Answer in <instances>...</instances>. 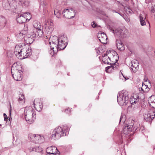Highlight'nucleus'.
I'll return each instance as SVG.
<instances>
[{
    "label": "nucleus",
    "instance_id": "nucleus-46",
    "mask_svg": "<svg viewBox=\"0 0 155 155\" xmlns=\"http://www.w3.org/2000/svg\"><path fill=\"white\" fill-rule=\"evenodd\" d=\"M46 155H52V154H50L49 153H47Z\"/></svg>",
    "mask_w": 155,
    "mask_h": 155
},
{
    "label": "nucleus",
    "instance_id": "nucleus-19",
    "mask_svg": "<svg viewBox=\"0 0 155 155\" xmlns=\"http://www.w3.org/2000/svg\"><path fill=\"white\" fill-rule=\"evenodd\" d=\"M7 21L6 18L2 16H0V29L3 28L5 26Z\"/></svg>",
    "mask_w": 155,
    "mask_h": 155
},
{
    "label": "nucleus",
    "instance_id": "nucleus-8",
    "mask_svg": "<svg viewBox=\"0 0 155 155\" xmlns=\"http://www.w3.org/2000/svg\"><path fill=\"white\" fill-rule=\"evenodd\" d=\"M22 67L20 65L14 63L11 68V73L14 79L17 81H21L22 79L21 74Z\"/></svg>",
    "mask_w": 155,
    "mask_h": 155
},
{
    "label": "nucleus",
    "instance_id": "nucleus-27",
    "mask_svg": "<svg viewBox=\"0 0 155 155\" xmlns=\"http://www.w3.org/2000/svg\"><path fill=\"white\" fill-rule=\"evenodd\" d=\"M54 14L58 18H61V12L60 10L57 9H55Z\"/></svg>",
    "mask_w": 155,
    "mask_h": 155
},
{
    "label": "nucleus",
    "instance_id": "nucleus-36",
    "mask_svg": "<svg viewBox=\"0 0 155 155\" xmlns=\"http://www.w3.org/2000/svg\"><path fill=\"white\" fill-rule=\"evenodd\" d=\"M103 62L105 64H109V62L107 61L108 58H102Z\"/></svg>",
    "mask_w": 155,
    "mask_h": 155
},
{
    "label": "nucleus",
    "instance_id": "nucleus-16",
    "mask_svg": "<svg viewBox=\"0 0 155 155\" xmlns=\"http://www.w3.org/2000/svg\"><path fill=\"white\" fill-rule=\"evenodd\" d=\"M131 68L133 72H136L139 69V63L136 60H134L131 62Z\"/></svg>",
    "mask_w": 155,
    "mask_h": 155
},
{
    "label": "nucleus",
    "instance_id": "nucleus-48",
    "mask_svg": "<svg viewBox=\"0 0 155 155\" xmlns=\"http://www.w3.org/2000/svg\"><path fill=\"white\" fill-rule=\"evenodd\" d=\"M112 11L113 12H116V13H118L116 11H115V10H112Z\"/></svg>",
    "mask_w": 155,
    "mask_h": 155
},
{
    "label": "nucleus",
    "instance_id": "nucleus-33",
    "mask_svg": "<svg viewBox=\"0 0 155 155\" xmlns=\"http://www.w3.org/2000/svg\"><path fill=\"white\" fill-rule=\"evenodd\" d=\"M62 111L64 112L68 115H70V114L71 112V110L70 109L68 108L65 110H62Z\"/></svg>",
    "mask_w": 155,
    "mask_h": 155
},
{
    "label": "nucleus",
    "instance_id": "nucleus-25",
    "mask_svg": "<svg viewBox=\"0 0 155 155\" xmlns=\"http://www.w3.org/2000/svg\"><path fill=\"white\" fill-rule=\"evenodd\" d=\"M19 103L23 104L25 102L24 96L23 94H20L18 99Z\"/></svg>",
    "mask_w": 155,
    "mask_h": 155
},
{
    "label": "nucleus",
    "instance_id": "nucleus-38",
    "mask_svg": "<svg viewBox=\"0 0 155 155\" xmlns=\"http://www.w3.org/2000/svg\"><path fill=\"white\" fill-rule=\"evenodd\" d=\"M151 12L154 13L155 12V5L152 6L151 7Z\"/></svg>",
    "mask_w": 155,
    "mask_h": 155
},
{
    "label": "nucleus",
    "instance_id": "nucleus-13",
    "mask_svg": "<svg viewBox=\"0 0 155 155\" xmlns=\"http://www.w3.org/2000/svg\"><path fill=\"white\" fill-rule=\"evenodd\" d=\"M155 112L152 110H149L143 115V117L147 121H150L155 117Z\"/></svg>",
    "mask_w": 155,
    "mask_h": 155
},
{
    "label": "nucleus",
    "instance_id": "nucleus-52",
    "mask_svg": "<svg viewBox=\"0 0 155 155\" xmlns=\"http://www.w3.org/2000/svg\"><path fill=\"white\" fill-rule=\"evenodd\" d=\"M108 58L110 61V58L109 57H108Z\"/></svg>",
    "mask_w": 155,
    "mask_h": 155
},
{
    "label": "nucleus",
    "instance_id": "nucleus-3",
    "mask_svg": "<svg viewBox=\"0 0 155 155\" xmlns=\"http://www.w3.org/2000/svg\"><path fill=\"white\" fill-rule=\"evenodd\" d=\"M50 41H51L52 45H54L55 47V52H56L58 49L59 50L64 49L67 45V41L64 36H61L58 38L56 36L50 37Z\"/></svg>",
    "mask_w": 155,
    "mask_h": 155
},
{
    "label": "nucleus",
    "instance_id": "nucleus-22",
    "mask_svg": "<svg viewBox=\"0 0 155 155\" xmlns=\"http://www.w3.org/2000/svg\"><path fill=\"white\" fill-rule=\"evenodd\" d=\"M19 2L18 4L19 5L22 6V7H27L29 6V0H18Z\"/></svg>",
    "mask_w": 155,
    "mask_h": 155
},
{
    "label": "nucleus",
    "instance_id": "nucleus-21",
    "mask_svg": "<svg viewBox=\"0 0 155 155\" xmlns=\"http://www.w3.org/2000/svg\"><path fill=\"white\" fill-rule=\"evenodd\" d=\"M116 43L118 49L122 51L124 50V46L120 40H117L116 41Z\"/></svg>",
    "mask_w": 155,
    "mask_h": 155
},
{
    "label": "nucleus",
    "instance_id": "nucleus-14",
    "mask_svg": "<svg viewBox=\"0 0 155 155\" xmlns=\"http://www.w3.org/2000/svg\"><path fill=\"white\" fill-rule=\"evenodd\" d=\"M33 104L34 108L38 111L40 112L43 107V104L41 101L39 99H35Z\"/></svg>",
    "mask_w": 155,
    "mask_h": 155
},
{
    "label": "nucleus",
    "instance_id": "nucleus-54",
    "mask_svg": "<svg viewBox=\"0 0 155 155\" xmlns=\"http://www.w3.org/2000/svg\"><path fill=\"white\" fill-rule=\"evenodd\" d=\"M129 12H130V11H129Z\"/></svg>",
    "mask_w": 155,
    "mask_h": 155
},
{
    "label": "nucleus",
    "instance_id": "nucleus-42",
    "mask_svg": "<svg viewBox=\"0 0 155 155\" xmlns=\"http://www.w3.org/2000/svg\"><path fill=\"white\" fill-rule=\"evenodd\" d=\"M8 117H5V118H4V120L5 121H7L8 120Z\"/></svg>",
    "mask_w": 155,
    "mask_h": 155
},
{
    "label": "nucleus",
    "instance_id": "nucleus-43",
    "mask_svg": "<svg viewBox=\"0 0 155 155\" xmlns=\"http://www.w3.org/2000/svg\"><path fill=\"white\" fill-rule=\"evenodd\" d=\"M60 155V154L58 153H54V155Z\"/></svg>",
    "mask_w": 155,
    "mask_h": 155
},
{
    "label": "nucleus",
    "instance_id": "nucleus-15",
    "mask_svg": "<svg viewBox=\"0 0 155 155\" xmlns=\"http://www.w3.org/2000/svg\"><path fill=\"white\" fill-rule=\"evenodd\" d=\"M47 27L45 28L46 33L51 35L54 29L53 23L51 21L48 22L46 24Z\"/></svg>",
    "mask_w": 155,
    "mask_h": 155
},
{
    "label": "nucleus",
    "instance_id": "nucleus-9",
    "mask_svg": "<svg viewBox=\"0 0 155 155\" xmlns=\"http://www.w3.org/2000/svg\"><path fill=\"white\" fill-rule=\"evenodd\" d=\"M17 0H7L8 2L5 3L3 1V7L6 10L11 11L12 12H15V9L17 7ZM19 2H18V3ZM18 5H19L18 4Z\"/></svg>",
    "mask_w": 155,
    "mask_h": 155
},
{
    "label": "nucleus",
    "instance_id": "nucleus-17",
    "mask_svg": "<svg viewBox=\"0 0 155 155\" xmlns=\"http://www.w3.org/2000/svg\"><path fill=\"white\" fill-rule=\"evenodd\" d=\"M97 37L99 40L102 43L105 44L107 43L106 40L107 38L106 35L104 33H99Z\"/></svg>",
    "mask_w": 155,
    "mask_h": 155
},
{
    "label": "nucleus",
    "instance_id": "nucleus-32",
    "mask_svg": "<svg viewBox=\"0 0 155 155\" xmlns=\"http://www.w3.org/2000/svg\"><path fill=\"white\" fill-rule=\"evenodd\" d=\"M49 44L50 45V47H51V50H52L53 52L54 53H55L56 52H55L54 51H55V45H52V43H51V41H49Z\"/></svg>",
    "mask_w": 155,
    "mask_h": 155
},
{
    "label": "nucleus",
    "instance_id": "nucleus-47",
    "mask_svg": "<svg viewBox=\"0 0 155 155\" xmlns=\"http://www.w3.org/2000/svg\"><path fill=\"white\" fill-rule=\"evenodd\" d=\"M11 109H10L9 110V113H10V115H11Z\"/></svg>",
    "mask_w": 155,
    "mask_h": 155
},
{
    "label": "nucleus",
    "instance_id": "nucleus-51",
    "mask_svg": "<svg viewBox=\"0 0 155 155\" xmlns=\"http://www.w3.org/2000/svg\"><path fill=\"white\" fill-rule=\"evenodd\" d=\"M122 74V75L123 76V77L125 78V79H126V78L124 77V76L123 75V74L122 73H121Z\"/></svg>",
    "mask_w": 155,
    "mask_h": 155
},
{
    "label": "nucleus",
    "instance_id": "nucleus-49",
    "mask_svg": "<svg viewBox=\"0 0 155 155\" xmlns=\"http://www.w3.org/2000/svg\"><path fill=\"white\" fill-rule=\"evenodd\" d=\"M97 53H98V54H99V53H100V51L99 50H98L97 51Z\"/></svg>",
    "mask_w": 155,
    "mask_h": 155
},
{
    "label": "nucleus",
    "instance_id": "nucleus-18",
    "mask_svg": "<svg viewBox=\"0 0 155 155\" xmlns=\"http://www.w3.org/2000/svg\"><path fill=\"white\" fill-rule=\"evenodd\" d=\"M44 140V137L41 135H35V137L33 141L35 143H39L43 142Z\"/></svg>",
    "mask_w": 155,
    "mask_h": 155
},
{
    "label": "nucleus",
    "instance_id": "nucleus-20",
    "mask_svg": "<svg viewBox=\"0 0 155 155\" xmlns=\"http://www.w3.org/2000/svg\"><path fill=\"white\" fill-rule=\"evenodd\" d=\"M58 151L57 148L55 147L51 146L48 147L46 149V153L52 154L54 155V153H56Z\"/></svg>",
    "mask_w": 155,
    "mask_h": 155
},
{
    "label": "nucleus",
    "instance_id": "nucleus-50",
    "mask_svg": "<svg viewBox=\"0 0 155 155\" xmlns=\"http://www.w3.org/2000/svg\"><path fill=\"white\" fill-rule=\"evenodd\" d=\"M145 80L146 81H147V80L148 79L147 78L146 79V78H145Z\"/></svg>",
    "mask_w": 155,
    "mask_h": 155
},
{
    "label": "nucleus",
    "instance_id": "nucleus-10",
    "mask_svg": "<svg viewBox=\"0 0 155 155\" xmlns=\"http://www.w3.org/2000/svg\"><path fill=\"white\" fill-rule=\"evenodd\" d=\"M31 17V15L28 12L19 13L16 16V20L19 23L22 24L28 21Z\"/></svg>",
    "mask_w": 155,
    "mask_h": 155
},
{
    "label": "nucleus",
    "instance_id": "nucleus-55",
    "mask_svg": "<svg viewBox=\"0 0 155 155\" xmlns=\"http://www.w3.org/2000/svg\"><path fill=\"white\" fill-rule=\"evenodd\" d=\"M19 58L21 59L22 58Z\"/></svg>",
    "mask_w": 155,
    "mask_h": 155
},
{
    "label": "nucleus",
    "instance_id": "nucleus-45",
    "mask_svg": "<svg viewBox=\"0 0 155 155\" xmlns=\"http://www.w3.org/2000/svg\"><path fill=\"white\" fill-rule=\"evenodd\" d=\"M118 13L121 16H123V14L122 13H119L118 12L117 13Z\"/></svg>",
    "mask_w": 155,
    "mask_h": 155
},
{
    "label": "nucleus",
    "instance_id": "nucleus-35",
    "mask_svg": "<svg viewBox=\"0 0 155 155\" xmlns=\"http://www.w3.org/2000/svg\"><path fill=\"white\" fill-rule=\"evenodd\" d=\"M125 117L124 116L121 115L119 123L121 122V121L123 123H124L125 121Z\"/></svg>",
    "mask_w": 155,
    "mask_h": 155
},
{
    "label": "nucleus",
    "instance_id": "nucleus-34",
    "mask_svg": "<svg viewBox=\"0 0 155 155\" xmlns=\"http://www.w3.org/2000/svg\"><path fill=\"white\" fill-rule=\"evenodd\" d=\"M130 103L131 104H134L137 103V102H136L135 100H134L133 97H131L130 100Z\"/></svg>",
    "mask_w": 155,
    "mask_h": 155
},
{
    "label": "nucleus",
    "instance_id": "nucleus-4",
    "mask_svg": "<svg viewBox=\"0 0 155 155\" xmlns=\"http://www.w3.org/2000/svg\"><path fill=\"white\" fill-rule=\"evenodd\" d=\"M15 54L16 55H20L23 56L22 59L28 58L31 56L32 51L31 48H29L28 45H26L24 44L16 45L15 47Z\"/></svg>",
    "mask_w": 155,
    "mask_h": 155
},
{
    "label": "nucleus",
    "instance_id": "nucleus-30",
    "mask_svg": "<svg viewBox=\"0 0 155 155\" xmlns=\"http://www.w3.org/2000/svg\"><path fill=\"white\" fill-rule=\"evenodd\" d=\"M138 94H134L132 97L135 100L136 102H138L139 101V95Z\"/></svg>",
    "mask_w": 155,
    "mask_h": 155
},
{
    "label": "nucleus",
    "instance_id": "nucleus-26",
    "mask_svg": "<svg viewBox=\"0 0 155 155\" xmlns=\"http://www.w3.org/2000/svg\"><path fill=\"white\" fill-rule=\"evenodd\" d=\"M141 25L142 26H144L146 25V22L145 21V18L144 17L142 16V15L140 14L139 17Z\"/></svg>",
    "mask_w": 155,
    "mask_h": 155
},
{
    "label": "nucleus",
    "instance_id": "nucleus-11",
    "mask_svg": "<svg viewBox=\"0 0 155 155\" xmlns=\"http://www.w3.org/2000/svg\"><path fill=\"white\" fill-rule=\"evenodd\" d=\"M112 52L113 55L112 60L114 61L115 60V62L112 65L106 67L105 71L107 72H112L114 70H117L118 68V63H117V62L118 60V56L116 52L114 51H112Z\"/></svg>",
    "mask_w": 155,
    "mask_h": 155
},
{
    "label": "nucleus",
    "instance_id": "nucleus-12",
    "mask_svg": "<svg viewBox=\"0 0 155 155\" xmlns=\"http://www.w3.org/2000/svg\"><path fill=\"white\" fill-rule=\"evenodd\" d=\"M62 14L64 17L71 19L74 17L75 13L72 8L65 9L63 11Z\"/></svg>",
    "mask_w": 155,
    "mask_h": 155
},
{
    "label": "nucleus",
    "instance_id": "nucleus-1",
    "mask_svg": "<svg viewBox=\"0 0 155 155\" xmlns=\"http://www.w3.org/2000/svg\"><path fill=\"white\" fill-rule=\"evenodd\" d=\"M33 26L34 28L33 34L26 35L23 37L24 41L27 44H32L36 38L40 37L43 34V27L40 22L37 20L34 21Z\"/></svg>",
    "mask_w": 155,
    "mask_h": 155
},
{
    "label": "nucleus",
    "instance_id": "nucleus-5",
    "mask_svg": "<svg viewBox=\"0 0 155 155\" xmlns=\"http://www.w3.org/2000/svg\"><path fill=\"white\" fill-rule=\"evenodd\" d=\"M24 114L25 120L28 124H31L33 122L35 119L36 113L31 107H25Z\"/></svg>",
    "mask_w": 155,
    "mask_h": 155
},
{
    "label": "nucleus",
    "instance_id": "nucleus-37",
    "mask_svg": "<svg viewBox=\"0 0 155 155\" xmlns=\"http://www.w3.org/2000/svg\"><path fill=\"white\" fill-rule=\"evenodd\" d=\"M42 150V149L40 147H38V149H36V151L40 153Z\"/></svg>",
    "mask_w": 155,
    "mask_h": 155
},
{
    "label": "nucleus",
    "instance_id": "nucleus-28",
    "mask_svg": "<svg viewBox=\"0 0 155 155\" xmlns=\"http://www.w3.org/2000/svg\"><path fill=\"white\" fill-rule=\"evenodd\" d=\"M26 31L23 30L21 32L19 33L18 36L19 37L21 38H22L24 39L23 37L25 36V35L26 34Z\"/></svg>",
    "mask_w": 155,
    "mask_h": 155
},
{
    "label": "nucleus",
    "instance_id": "nucleus-6",
    "mask_svg": "<svg viewBox=\"0 0 155 155\" xmlns=\"http://www.w3.org/2000/svg\"><path fill=\"white\" fill-rule=\"evenodd\" d=\"M129 99L128 93L126 90H123L118 92L117 100L120 105H126L128 102Z\"/></svg>",
    "mask_w": 155,
    "mask_h": 155
},
{
    "label": "nucleus",
    "instance_id": "nucleus-29",
    "mask_svg": "<svg viewBox=\"0 0 155 155\" xmlns=\"http://www.w3.org/2000/svg\"><path fill=\"white\" fill-rule=\"evenodd\" d=\"M35 135L32 134H30L28 135V138L30 140L31 142L33 141L35 137Z\"/></svg>",
    "mask_w": 155,
    "mask_h": 155
},
{
    "label": "nucleus",
    "instance_id": "nucleus-7",
    "mask_svg": "<svg viewBox=\"0 0 155 155\" xmlns=\"http://www.w3.org/2000/svg\"><path fill=\"white\" fill-rule=\"evenodd\" d=\"M130 123L124 128L123 132L125 134H127L130 133L131 131H133V133L137 132L138 130V128L139 124H138V122H135L133 120H130Z\"/></svg>",
    "mask_w": 155,
    "mask_h": 155
},
{
    "label": "nucleus",
    "instance_id": "nucleus-40",
    "mask_svg": "<svg viewBox=\"0 0 155 155\" xmlns=\"http://www.w3.org/2000/svg\"><path fill=\"white\" fill-rule=\"evenodd\" d=\"M48 36H45V38H48L49 40H50V37H51V36H50V35H49V34H48Z\"/></svg>",
    "mask_w": 155,
    "mask_h": 155
},
{
    "label": "nucleus",
    "instance_id": "nucleus-39",
    "mask_svg": "<svg viewBox=\"0 0 155 155\" xmlns=\"http://www.w3.org/2000/svg\"><path fill=\"white\" fill-rule=\"evenodd\" d=\"M96 24H95V23L93 21L91 23V26L93 28H95L96 27Z\"/></svg>",
    "mask_w": 155,
    "mask_h": 155
},
{
    "label": "nucleus",
    "instance_id": "nucleus-56",
    "mask_svg": "<svg viewBox=\"0 0 155 155\" xmlns=\"http://www.w3.org/2000/svg\"><path fill=\"white\" fill-rule=\"evenodd\" d=\"M1 125L0 124V126H1Z\"/></svg>",
    "mask_w": 155,
    "mask_h": 155
},
{
    "label": "nucleus",
    "instance_id": "nucleus-53",
    "mask_svg": "<svg viewBox=\"0 0 155 155\" xmlns=\"http://www.w3.org/2000/svg\"><path fill=\"white\" fill-rule=\"evenodd\" d=\"M126 1H127L128 0H125Z\"/></svg>",
    "mask_w": 155,
    "mask_h": 155
},
{
    "label": "nucleus",
    "instance_id": "nucleus-44",
    "mask_svg": "<svg viewBox=\"0 0 155 155\" xmlns=\"http://www.w3.org/2000/svg\"><path fill=\"white\" fill-rule=\"evenodd\" d=\"M3 115H4V118H5V117H7V116L6 115V114H5V113H4V114H3Z\"/></svg>",
    "mask_w": 155,
    "mask_h": 155
},
{
    "label": "nucleus",
    "instance_id": "nucleus-41",
    "mask_svg": "<svg viewBox=\"0 0 155 155\" xmlns=\"http://www.w3.org/2000/svg\"><path fill=\"white\" fill-rule=\"evenodd\" d=\"M107 54H105L104 55H103L102 56V58H107L106 57L107 56Z\"/></svg>",
    "mask_w": 155,
    "mask_h": 155
},
{
    "label": "nucleus",
    "instance_id": "nucleus-23",
    "mask_svg": "<svg viewBox=\"0 0 155 155\" xmlns=\"http://www.w3.org/2000/svg\"><path fill=\"white\" fill-rule=\"evenodd\" d=\"M150 98L148 100L149 103L151 106L155 109V96H151Z\"/></svg>",
    "mask_w": 155,
    "mask_h": 155
},
{
    "label": "nucleus",
    "instance_id": "nucleus-24",
    "mask_svg": "<svg viewBox=\"0 0 155 155\" xmlns=\"http://www.w3.org/2000/svg\"><path fill=\"white\" fill-rule=\"evenodd\" d=\"M47 7V3L45 1V0H41L40 6V9L44 11L46 10Z\"/></svg>",
    "mask_w": 155,
    "mask_h": 155
},
{
    "label": "nucleus",
    "instance_id": "nucleus-2",
    "mask_svg": "<svg viewBox=\"0 0 155 155\" xmlns=\"http://www.w3.org/2000/svg\"><path fill=\"white\" fill-rule=\"evenodd\" d=\"M69 130V128L67 125L57 127L52 132L50 138L54 140L58 139L61 137L68 135Z\"/></svg>",
    "mask_w": 155,
    "mask_h": 155
},
{
    "label": "nucleus",
    "instance_id": "nucleus-31",
    "mask_svg": "<svg viewBox=\"0 0 155 155\" xmlns=\"http://www.w3.org/2000/svg\"><path fill=\"white\" fill-rule=\"evenodd\" d=\"M121 29H117L115 31H114V30H113V33L115 34L116 33V34L119 36H120L121 35Z\"/></svg>",
    "mask_w": 155,
    "mask_h": 155
}]
</instances>
